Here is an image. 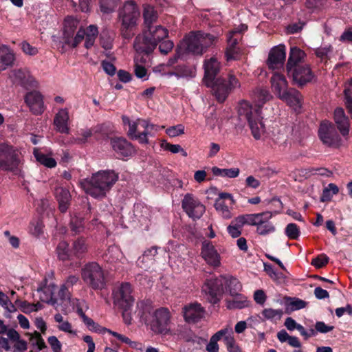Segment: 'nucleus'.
I'll return each mask as SVG.
<instances>
[{"mask_svg": "<svg viewBox=\"0 0 352 352\" xmlns=\"http://www.w3.org/2000/svg\"><path fill=\"white\" fill-rule=\"evenodd\" d=\"M159 44V50L161 54H167L168 52H170L173 47L174 43L173 41L170 40H166V41H162Z\"/></svg>", "mask_w": 352, "mask_h": 352, "instance_id": "53", "label": "nucleus"}, {"mask_svg": "<svg viewBox=\"0 0 352 352\" xmlns=\"http://www.w3.org/2000/svg\"><path fill=\"white\" fill-rule=\"evenodd\" d=\"M143 18L145 27L150 28L157 22L158 14L155 8L151 5H144L143 10Z\"/></svg>", "mask_w": 352, "mask_h": 352, "instance_id": "28", "label": "nucleus"}, {"mask_svg": "<svg viewBox=\"0 0 352 352\" xmlns=\"http://www.w3.org/2000/svg\"><path fill=\"white\" fill-rule=\"evenodd\" d=\"M100 10L103 14L112 13L118 4L116 0H98Z\"/></svg>", "mask_w": 352, "mask_h": 352, "instance_id": "41", "label": "nucleus"}, {"mask_svg": "<svg viewBox=\"0 0 352 352\" xmlns=\"http://www.w3.org/2000/svg\"><path fill=\"white\" fill-rule=\"evenodd\" d=\"M253 98L257 104L253 107L248 101H241L239 104L238 115L241 120L248 122L254 139L259 140L265 128L262 122L261 108L272 98V95L267 89L258 87L253 92Z\"/></svg>", "mask_w": 352, "mask_h": 352, "instance_id": "2", "label": "nucleus"}, {"mask_svg": "<svg viewBox=\"0 0 352 352\" xmlns=\"http://www.w3.org/2000/svg\"><path fill=\"white\" fill-rule=\"evenodd\" d=\"M81 276L83 281L94 290H101L105 287L104 271L97 262L86 263L82 268Z\"/></svg>", "mask_w": 352, "mask_h": 352, "instance_id": "10", "label": "nucleus"}, {"mask_svg": "<svg viewBox=\"0 0 352 352\" xmlns=\"http://www.w3.org/2000/svg\"><path fill=\"white\" fill-rule=\"evenodd\" d=\"M225 290L229 292L230 295H236L242 289V285L235 277H226V283L224 285Z\"/></svg>", "mask_w": 352, "mask_h": 352, "instance_id": "37", "label": "nucleus"}, {"mask_svg": "<svg viewBox=\"0 0 352 352\" xmlns=\"http://www.w3.org/2000/svg\"><path fill=\"white\" fill-rule=\"evenodd\" d=\"M306 56L307 55L305 52L298 47H291L288 60L286 63V69L303 65L302 63H304Z\"/></svg>", "mask_w": 352, "mask_h": 352, "instance_id": "23", "label": "nucleus"}, {"mask_svg": "<svg viewBox=\"0 0 352 352\" xmlns=\"http://www.w3.org/2000/svg\"><path fill=\"white\" fill-rule=\"evenodd\" d=\"M315 329L317 332L327 333L334 329L333 326L327 325L322 321H317L315 324Z\"/></svg>", "mask_w": 352, "mask_h": 352, "instance_id": "58", "label": "nucleus"}, {"mask_svg": "<svg viewBox=\"0 0 352 352\" xmlns=\"http://www.w3.org/2000/svg\"><path fill=\"white\" fill-rule=\"evenodd\" d=\"M69 115L67 109H60L55 116L54 124L57 131L68 134L69 128L68 126Z\"/></svg>", "mask_w": 352, "mask_h": 352, "instance_id": "24", "label": "nucleus"}, {"mask_svg": "<svg viewBox=\"0 0 352 352\" xmlns=\"http://www.w3.org/2000/svg\"><path fill=\"white\" fill-rule=\"evenodd\" d=\"M318 136L324 144L331 147L339 146L341 138L335 124L328 120H323L318 129Z\"/></svg>", "mask_w": 352, "mask_h": 352, "instance_id": "13", "label": "nucleus"}, {"mask_svg": "<svg viewBox=\"0 0 352 352\" xmlns=\"http://www.w3.org/2000/svg\"><path fill=\"white\" fill-rule=\"evenodd\" d=\"M21 49L25 54L30 56H34L38 53L37 48L34 46H32L30 43H28L26 41L22 43Z\"/></svg>", "mask_w": 352, "mask_h": 352, "instance_id": "63", "label": "nucleus"}, {"mask_svg": "<svg viewBox=\"0 0 352 352\" xmlns=\"http://www.w3.org/2000/svg\"><path fill=\"white\" fill-rule=\"evenodd\" d=\"M217 39L214 35L201 31L190 32L184 40L186 50L195 55H201Z\"/></svg>", "mask_w": 352, "mask_h": 352, "instance_id": "9", "label": "nucleus"}, {"mask_svg": "<svg viewBox=\"0 0 352 352\" xmlns=\"http://www.w3.org/2000/svg\"><path fill=\"white\" fill-rule=\"evenodd\" d=\"M47 342L54 352H61L62 344L56 336H50Z\"/></svg>", "mask_w": 352, "mask_h": 352, "instance_id": "57", "label": "nucleus"}, {"mask_svg": "<svg viewBox=\"0 0 352 352\" xmlns=\"http://www.w3.org/2000/svg\"><path fill=\"white\" fill-rule=\"evenodd\" d=\"M119 174L113 170H100L90 178L80 182L86 194L96 199H102L118 180Z\"/></svg>", "mask_w": 352, "mask_h": 352, "instance_id": "3", "label": "nucleus"}, {"mask_svg": "<svg viewBox=\"0 0 352 352\" xmlns=\"http://www.w3.org/2000/svg\"><path fill=\"white\" fill-rule=\"evenodd\" d=\"M112 131V125L109 122L97 124L92 127V132L98 140L107 139Z\"/></svg>", "mask_w": 352, "mask_h": 352, "instance_id": "32", "label": "nucleus"}, {"mask_svg": "<svg viewBox=\"0 0 352 352\" xmlns=\"http://www.w3.org/2000/svg\"><path fill=\"white\" fill-rule=\"evenodd\" d=\"M329 261V258L324 253L319 254L316 258H314L311 261V265L316 268L324 267Z\"/></svg>", "mask_w": 352, "mask_h": 352, "instance_id": "49", "label": "nucleus"}, {"mask_svg": "<svg viewBox=\"0 0 352 352\" xmlns=\"http://www.w3.org/2000/svg\"><path fill=\"white\" fill-rule=\"evenodd\" d=\"M13 76L16 80L22 86L32 85L34 78L28 70L25 69H18L13 71Z\"/></svg>", "mask_w": 352, "mask_h": 352, "instance_id": "30", "label": "nucleus"}, {"mask_svg": "<svg viewBox=\"0 0 352 352\" xmlns=\"http://www.w3.org/2000/svg\"><path fill=\"white\" fill-rule=\"evenodd\" d=\"M284 302L286 307V312L289 314L291 311L300 310L307 306V302L296 297L285 296Z\"/></svg>", "mask_w": 352, "mask_h": 352, "instance_id": "29", "label": "nucleus"}, {"mask_svg": "<svg viewBox=\"0 0 352 352\" xmlns=\"http://www.w3.org/2000/svg\"><path fill=\"white\" fill-rule=\"evenodd\" d=\"M344 102L348 112L352 117V78L344 90Z\"/></svg>", "mask_w": 352, "mask_h": 352, "instance_id": "44", "label": "nucleus"}, {"mask_svg": "<svg viewBox=\"0 0 352 352\" xmlns=\"http://www.w3.org/2000/svg\"><path fill=\"white\" fill-rule=\"evenodd\" d=\"M285 234L291 240H297L300 235V230L296 223H290L285 228Z\"/></svg>", "mask_w": 352, "mask_h": 352, "instance_id": "43", "label": "nucleus"}, {"mask_svg": "<svg viewBox=\"0 0 352 352\" xmlns=\"http://www.w3.org/2000/svg\"><path fill=\"white\" fill-rule=\"evenodd\" d=\"M138 316L157 334H166L169 331L170 311L167 308L161 307L155 310L150 305L141 302L138 304Z\"/></svg>", "mask_w": 352, "mask_h": 352, "instance_id": "4", "label": "nucleus"}, {"mask_svg": "<svg viewBox=\"0 0 352 352\" xmlns=\"http://www.w3.org/2000/svg\"><path fill=\"white\" fill-rule=\"evenodd\" d=\"M270 219H265V217H262L261 223L256 226V232L260 235H267L275 231L276 228L272 223L269 222Z\"/></svg>", "mask_w": 352, "mask_h": 352, "instance_id": "39", "label": "nucleus"}, {"mask_svg": "<svg viewBox=\"0 0 352 352\" xmlns=\"http://www.w3.org/2000/svg\"><path fill=\"white\" fill-rule=\"evenodd\" d=\"M181 56V52L179 49V47L176 48L175 54L173 56L170 57L167 61L166 65H160L154 69V72H165V67H172L174 64H175Z\"/></svg>", "mask_w": 352, "mask_h": 352, "instance_id": "46", "label": "nucleus"}, {"mask_svg": "<svg viewBox=\"0 0 352 352\" xmlns=\"http://www.w3.org/2000/svg\"><path fill=\"white\" fill-rule=\"evenodd\" d=\"M14 60V54L11 50L6 46L0 47V70H5L12 66Z\"/></svg>", "mask_w": 352, "mask_h": 352, "instance_id": "26", "label": "nucleus"}, {"mask_svg": "<svg viewBox=\"0 0 352 352\" xmlns=\"http://www.w3.org/2000/svg\"><path fill=\"white\" fill-rule=\"evenodd\" d=\"M167 29L161 25L147 28L143 35H138L134 41V48L139 53L151 54L159 43L168 37Z\"/></svg>", "mask_w": 352, "mask_h": 352, "instance_id": "5", "label": "nucleus"}, {"mask_svg": "<svg viewBox=\"0 0 352 352\" xmlns=\"http://www.w3.org/2000/svg\"><path fill=\"white\" fill-rule=\"evenodd\" d=\"M55 197L58 202V209L62 213L67 212L71 204V195L69 191L63 187H57L55 189Z\"/></svg>", "mask_w": 352, "mask_h": 352, "instance_id": "22", "label": "nucleus"}, {"mask_svg": "<svg viewBox=\"0 0 352 352\" xmlns=\"http://www.w3.org/2000/svg\"><path fill=\"white\" fill-rule=\"evenodd\" d=\"M56 252L59 260L63 261H73L75 257L72 254V248L65 241H61L58 243Z\"/></svg>", "mask_w": 352, "mask_h": 352, "instance_id": "27", "label": "nucleus"}, {"mask_svg": "<svg viewBox=\"0 0 352 352\" xmlns=\"http://www.w3.org/2000/svg\"><path fill=\"white\" fill-rule=\"evenodd\" d=\"M340 41L352 43V27H349L344 30L340 36Z\"/></svg>", "mask_w": 352, "mask_h": 352, "instance_id": "64", "label": "nucleus"}, {"mask_svg": "<svg viewBox=\"0 0 352 352\" xmlns=\"http://www.w3.org/2000/svg\"><path fill=\"white\" fill-rule=\"evenodd\" d=\"M139 124L142 128L144 129V131H146L145 125H147L149 136H153L154 132L158 131L160 129L159 126L149 123L145 120H139Z\"/></svg>", "mask_w": 352, "mask_h": 352, "instance_id": "54", "label": "nucleus"}, {"mask_svg": "<svg viewBox=\"0 0 352 352\" xmlns=\"http://www.w3.org/2000/svg\"><path fill=\"white\" fill-rule=\"evenodd\" d=\"M333 119L340 133L343 136L348 135L350 127L349 119L346 116L343 108L337 107L334 110Z\"/></svg>", "mask_w": 352, "mask_h": 352, "instance_id": "21", "label": "nucleus"}, {"mask_svg": "<svg viewBox=\"0 0 352 352\" xmlns=\"http://www.w3.org/2000/svg\"><path fill=\"white\" fill-rule=\"evenodd\" d=\"M263 217H265V219H271L272 217V212H263L257 214H245V224L257 226L261 223V219Z\"/></svg>", "mask_w": 352, "mask_h": 352, "instance_id": "38", "label": "nucleus"}, {"mask_svg": "<svg viewBox=\"0 0 352 352\" xmlns=\"http://www.w3.org/2000/svg\"><path fill=\"white\" fill-rule=\"evenodd\" d=\"M132 292L133 287L129 283H122L113 292L114 305L118 307H132L135 300Z\"/></svg>", "mask_w": 352, "mask_h": 352, "instance_id": "14", "label": "nucleus"}, {"mask_svg": "<svg viewBox=\"0 0 352 352\" xmlns=\"http://www.w3.org/2000/svg\"><path fill=\"white\" fill-rule=\"evenodd\" d=\"M263 316L267 320H280L283 311L281 309H273L271 308L264 309L262 311Z\"/></svg>", "mask_w": 352, "mask_h": 352, "instance_id": "47", "label": "nucleus"}, {"mask_svg": "<svg viewBox=\"0 0 352 352\" xmlns=\"http://www.w3.org/2000/svg\"><path fill=\"white\" fill-rule=\"evenodd\" d=\"M204 315V309L198 302L186 305L184 309V317L187 322L195 323L199 321Z\"/></svg>", "mask_w": 352, "mask_h": 352, "instance_id": "20", "label": "nucleus"}, {"mask_svg": "<svg viewBox=\"0 0 352 352\" xmlns=\"http://www.w3.org/2000/svg\"><path fill=\"white\" fill-rule=\"evenodd\" d=\"M203 80L208 87H211L213 94L219 102H223L230 92L240 87V82L232 74L226 76L217 77L220 69V63L215 58L205 60Z\"/></svg>", "mask_w": 352, "mask_h": 352, "instance_id": "1", "label": "nucleus"}, {"mask_svg": "<svg viewBox=\"0 0 352 352\" xmlns=\"http://www.w3.org/2000/svg\"><path fill=\"white\" fill-rule=\"evenodd\" d=\"M101 66L105 73L111 76H113L116 72V66L107 60H104L101 62Z\"/></svg>", "mask_w": 352, "mask_h": 352, "instance_id": "56", "label": "nucleus"}, {"mask_svg": "<svg viewBox=\"0 0 352 352\" xmlns=\"http://www.w3.org/2000/svg\"><path fill=\"white\" fill-rule=\"evenodd\" d=\"M285 58V46L284 45H278L270 50L266 63L270 69H279L283 67Z\"/></svg>", "mask_w": 352, "mask_h": 352, "instance_id": "18", "label": "nucleus"}, {"mask_svg": "<svg viewBox=\"0 0 352 352\" xmlns=\"http://www.w3.org/2000/svg\"><path fill=\"white\" fill-rule=\"evenodd\" d=\"M272 89L274 94L290 107H300L299 91L295 88H288V82L285 77L280 74L275 73L270 79Z\"/></svg>", "mask_w": 352, "mask_h": 352, "instance_id": "7", "label": "nucleus"}, {"mask_svg": "<svg viewBox=\"0 0 352 352\" xmlns=\"http://www.w3.org/2000/svg\"><path fill=\"white\" fill-rule=\"evenodd\" d=\"M71 248L72 254L74 256L75 259L80 260L83 258L88 250L86 239L83 236L78 237L73 241Z\"/></svg>", "mask_w": 352, "mask_h": 352, "instance_id": "25", "label": "nucleus"}, {"mask_svg": "<svg viewBox=\"0 0 352 352\" xmlns=\"http://www.w3.org/2000/svg\"><path fill=\"white\" fill-rule=\"evenodd\" d=\"M233 300L227 301V307L231 309H243L248 306L247 298L238 292L236 295H231Z\"/></svg>", "mask_w": 352, "mask_h": 352, "instance_id": "36", "label": "nucleus"}, {"mask_svg": "<svg viewBox=\"0 0 352 352\" xmlns=\"http://www.w3.org/2000/svg\"><path fill=\"white\" fill-rule=\"evenodd\" d=\"M201 256L210 266L217 267L221 265V256L210 241L204 240L202 242Z\"/></svg>", "mask_w": 352, "mask_h": 352, "instance_id": "17", "label": "nucleus"}, {"mask_svg": "<svg viewBox=\"0 0 352 352\" xmlns=\"http://www.w3.org/2000/svg\"><path fill=\"white\" fill-rule=\"evenodd\" d=\"M212 173L214 176L235 178L239 176L240 170L238 168H220L217 166H213L212 168Z\"/></svg>", "mask_w": 352, "mask_h": 352, "instance_id": "35", "label": "nucleus"}, {"mask_svg": "<svg viewBox=\"0 0 352 352\" xmlns=\"http://www.w3.org/2000/svg\"><path fill=\"white\" fill-rule=\"evenodd\" d=\"M161 146L166 151H168L172 153H177L180 151H183V148L179 144H172L165 141L162 142Z\"/></svg>", "mask_w": 352, "mask_h": 352, "instance_id": "59", "label": "nucleus"}, {"mask_svg": "<svg viewBox=\"0 0 352 352\" xmlns=\"http://www.w3.org/2000/svg\"><path fill=\"white\" fill-rule=\"evenodd\" d=\"M71 230L74 232L79 233L82 230V220L78 218H72L70 222Z\"/></svg>", "mask_w": 352, "mask_h": 352, "instance_id": "62", "label": "nucleus"}, {"mask_svg": "<svg viewBox=\"0 0 352 352\" xmlns=\"http://www.w3.org/2000/svg\"><path fill=\"white\" fill-rule=\"evenodd\" d=\"M166 134L171 137H176L184 133V126L182 124L170 126L166 130Z\"/></svg>", "mask_w": 352, "mask_h": 352, "instance_id": "52", "label": "nucleus"}, {"mask_svg": "<svg viewBox=\"0 0 352 352\" xmlns=\"http://www.w3.org/2000/svg\"><path fill=\"white\" fill-rule=\"evenodd\" d=\"M140 15L138 7L133 1H126L119 10L118 18L121 21L120 30L124 39L129 40L135 35L133 30L137 26Z\"/></svg>", "mask_w": 352, "mask_h": 352, "instance_id": "6", "label": "nucleus"}, {"mask_svg": "<svg viewBox=\"0 0 352 352\" xmlns=\"http://www.w3.org/2000/svg\"><path fill=\"white\" fill-rule=\"evenodd\" d=\"M214 207L217 210L222 212L224 218L229 219L231 217V212L223 200H216Z\"/></svg>", "mask_w": 352, "mask_h": 352, "instance_id": "50", "label": "nucleus"}, {"mask_svg": "<svg viewBox=\"0 0 352 352\" xmlns=\"http://www.w3.org/2000/svg\"><path fill=\"white\" fill-rule=\"evenodd\" d=\"M146 131H144L142 133L136 134L135 136L132 137V140H138L140 144H148V131L147 125H145Z\"/></svg>", "mask_w": 352, "mask_h": 352, "instance_id": "61", "label": "nucleus"}, {"mask_svg": "<svg viewBox=\"0 0 352 352\" xmlns=\"http://www.w3.org/2000/svg\"><path fill=\"white\" fill-rule=\"evenodd\" d=\"M177 74H178V78L179 77H195V69L192 67L187 66L186 65H180L177 67Z\"/></svg>", "mask_w": 352, "mask_h": 352, "instance_id": "45", "label": "nucleus"}, {"mask_svg": "<svg viewBox=\"0 0 352 352\" xmlns=\"http://www.w3.org/2000/svg\"><path fill=\"white\" fill-rule=\"evenodd\" d=\"M82 321L90 331L97 333H100L101 331V327L88 316L85 317V318L82 319Z\"/></svg>", "mask_w": 352, "mask_h": 352, "instance_id": "55", "label": "nucleus"}, {"mask_svg": "<svg viewBox=\"0 0 352 352\" xmlns=\"http://www.w3.org/2000/svg\"><path fill=\"white\" fill-rule=\"evenodd\" d=\"M85 34V29L80 28L75 36L74 35L72 37L68 38V40H66L64 43L72 48H75L82 41Z\"/></svg>", "mask_w": 352, "mask_h": 352, "instance_id": "42", "label": "nucleus"}, {"mask_svg": "<svg viewBox=\"0 0 352 352\" xmlns=\"http://www.w3.org/2000/svg\"><path fill=\"white\" fill-rule=\"evenodd\" d=\"M224 342L228 352H243L232 336H226Z\"/></svg>", "mask_w": 352, "mask_h": 352, "instance_id": "48", "label": "nucleus"}, {"mask_svg": "<svg viewBox=\"0 0 352 352\" xmlns=\"http://www.w3.org/2000/svg\"><path fill=\"white\" fill-rule=\"evenodd\" d=\"M182 206L188 216L193 219H199L205 212V206L192 194L185 195Z\"/></svg>", "mask_w": 352, "mask_h": 352, "instance_id": "15", "label": "nucleus"}, {"mask_svg": "<svg viewBox=\"0 0 352 352\" xmlns=\"http://www.w3.org/2000/svg\"><path fill=\"white\" fill-rule=\"evenodd\" d=\"M134 74L137 78H141L143 80H146L148 78L146 67L139 65L138 63H135L134 65Z\"/></svg>", "mask_w": 352, "mask_h": 352, "instance_id": "51", "label": "nucleus"}, {"mask_svg": "<svg viewBox=\"0 0 352 352\" xmlns=\"http://www.w3.org/2000/svg\"><path fill=\"white\" fill-rule=\"evenodd\" d=\"M122 253L120 249L115 245H110L103 254V260L109 263H117L122 258Z\"/></svg>", "mask_w": 352, "mask_h": 352, "instance_id": "31", "label": "nucleus"}, {"mask_svg": "<svg viewBox=\"0 0 352 352\" xmlns=\"http://www.w3.org/2000/svg\"><path fill=\"white\" fill-rule=\"evenodd\" d=\"M153 263V262L150 259H148L146 256H144V254H142L138 258L137 261V265L144 270H148L150 268L151 264Z\"/></svg>", "mask_w": 352, "mask_h": 352, "instance_id": "60", "label": "nucleus"}, {"mask_svg": "<svg viewBox=\"0 0 352 352\" xmlns=\"http://www.w3.org/2000/svg\"><path fill=\"white\" fill-rule=\"evenodd\" d=\"M36 160L41 164L44 165L47 168H54L56 166V160L43 153L38 151L34 152Z\"/></svg>", "mask_w": 352, "mask_h": 352, "instance_id": "40", "label": "nucleus"}, {"mask_svg": "<svg viewBox=\"0 0 352 352\" xmlns=\"http://www.w3.org/2000/svg\"><path fill=\"white\" fill-rule=\"evenodd\" d=\"M21 153L18 148L7 143L0 144V169L17 175L22 164Z\"/></svg>", "mask_w": 352, "mask_h": 352, "instance_id": "8", "label": "nucleus"}, {"mask_svg": "<svg viewBox=\"0 0 352 352\" xmlns=\"http://www.w3.org/2000/svg\"><path fill=\"white\" fill-rule=\"evenodd\" d=\"M226 283V276H225L206 280L202 291L206 293L210 303L215 305L219 302L225 292Z\"/></svg>", "mask_w": 352, "mask_h": 352, "instance_id": "12", "label": "nucleus"}, {"mask_svg": "<svg viewBox=\"0 0 352 352\" xmlns=\"http://www.w3.org/2000/svg\"><path fill=\"white\" fill-rule=\"evenodd\" d=\"M286 72L287 76L292 79V84L299 88L304 87L316 78V75L309 64H303L292 68H287Z\"/></svg>", "mask_w": 352, "mask_h": 352, "instance_id": "11", "label": "nucleus"}, {"mask_svg": "<svg viewBox=\"0 0 352 352\" xmlns=\"http://www.w3.org/2000/svg\"><path fill=\"white\" fill-rule=\"evenodd\" d=\"M78 23V21L70 16H68L65 19L63 36L64 42L74 35V33L77 29Z\"/></svg>", "mask_w": 352, "mask_h": 352, "instance_id": "34", "label": "nucleus"}, {"mask_svg": "<svg viewBox=\"0 0 352 352\" xmlns=\"http://www.w3.org/2000/svg\"><path fill=\"white\" fill-rule=\"evenodd\" d=\"M25 102L34 115H41L45 111L43 96L38 91L28 92L25 96Z\"/></svg>", "mask_w": 352, "mask_h": 352, "instance_id": "19", "label": "nucleus"}, {"mask_svg": "<svg viewBox=\"0 0 352 352\" xmlns=\"http://www.w3.org/2000/svg\"><path fill=\"white\" fill-rule=\"evenodd\" d=\"M110 144L118 159L124 160L135 153V149L133 144L124 138H111Z\"/></svg>", "mask_w": 352, "mask_h": 352, "instance_id": "16", "label": "nucleus"}, {"mask_svg": "<svg viewBox=\"0 0 352 352\" xmlns=\"http://www.w3.org/2000/svg\"><path fill=\"white\" fill-rule=\"evenodd\" d=\"M238 38H235L233 35L230 36L228 39V47L226 51V56L227 60L236 59L239 50L237 47Z\"/></svg>", "mask_w": 352, "mask_h": 352, "instance_id": "33", "label": "nucleus"}]
</instances>
